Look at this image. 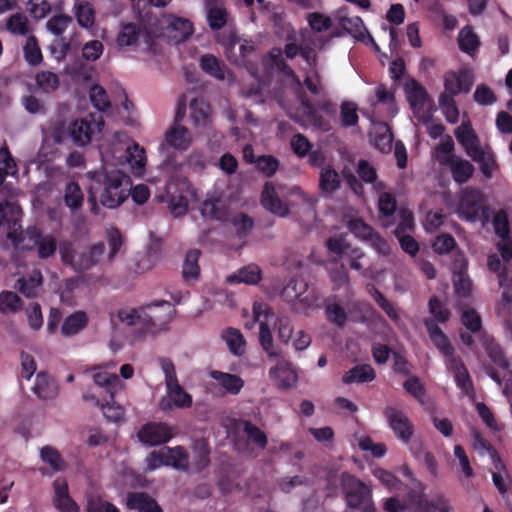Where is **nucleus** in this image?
<instances>
[{"label":"nucleus","instance_id":"obj_38","mask_svg":"<svg viewBox=\"0 0 512 512\" xmlns=\"http://www.w3.org/2000/svg\"><path fill=\"white\" fill-rule=\"evenodd\" d=\"M256 56V48L252 41L240 40L238 50L236 49V60H229L230 63L244 66L251 69L254 66V58Z\"/></svg>","mask_w":512,"mask_h":512},{"label":"nucleus","instance_id":"obj_5","mask_svg":"<svg viewBox=\"0 0 512 512\" xmlns=\"http://www.w3.org/2000/svg\"><path fill=\"white\" fill-rule=\"evenodd\" d=\"M370 104V113L362 110V114L367 115L374 125L391 128L389 121L398 113L395 90L389 89L385 84H379L375 88L374 98L370 99Z\"/></svg>","mask_w":512,"mask_h":512},{"label":"nucleus","instance_id":"obj_54","mask_svg":"<svg viewBox=\"0 0 512 512\" xmlns=\"http://www.w3.org/2000/svg\"><path fill=\"white\" fill-rule=\"evenodd\" d=\"M429 313L433 315L436 322L446 323L451 317V312L447 308L446 304L441 301L437 296H432L428 302Z\"/></svg>","mask_w":512,"mask_h":512},{"label":"nucleus","instance_id":"obj_22","mask_svg":"<svg viewBox=\"0 0 512 512\" xmlns=\"http://www.w3.org/2000/svg\"><path fill=\"white\" fill-rule=\"evenodd\" d=\"M123 157L134 175H142L147 162L146 152L143 147L138 143L132 142V144H128L124 148Z\"/></svg>","mask_w":512,"mask_h":512},{"label":"nucleus","instance_id":"obj_47","mask_svg":"<svg viewBox=\"0 0 512 512\" xmlns=\"http://www.w3.org/2000/svg\"><path fill=\"white\" fill-rule=\"evenodd\" d=\"M142 34V28L135 23H128L122 26L117 36V44L120 47L136 45Z\"/></svg>","mask_w":512,"mask_h":512},{"label":"nucleus","instance_id":"obj_51","mask_svg":"<svg viewBox=\"0 0 512 512\" xmlns=\"http://www.w3.org/2000/svg\"><path fill=\"white\" fill-rule=\"evenodd\" d=\"M24 58L30 66H37L43 61L42 51L38 45L37 38L29 36L23 47Z\"/></svg>","mask_w":512,"mask_h":512},{"label":"nucleus","instance_id":"obj_10","mask_svg":"<svg viewBox=\"0 0 512 512\" xmlns=\"http://www.w3.org/2000/svg\"><path fill=\"white\" fill-rule=\"evenodd\" d=\"M325 246L328 252L335 255V260H338L346 255L349 259L350 268L356 271H361L363 265L361 259L365 257V253L359 247H352L346 240V234H339L337 236L329 237L325 241Z\"/></svg>","mask_w":512,"mask_h":512},{"label":"nucleus","instance_id":"obj_53","mask_svg":"<svg viewBox=\"0 0 512 512\" xmlns=\"http://www.w3.org/2000/svg\"><path fill=\"white\" fill-rule=\"evenodd\" d=\"M37 86L45 93H52L60 86L59 76L51 71H40L35 76Z\"/></svg>","mask_w":512,"mask_h":512},{"label":"nucleus","instance_id":"obj_42","mask_svg":"<svg viewBox=\"0 0 512 512\" xmlns=\"http://www.w3.org/2000/svg\"><path fill=\"white\" fill-rule=\"evenodd\" d=\"M227 280L231 284H257L261 280V270L257 265L251 264L239 269L236 273L230 275Z\"/></svg>","mask_w":512,"mask_h":512},{"label":"nucleus","instance_id":"obj_11","mask_svg":"<svg viewBox=\"0 0 512 512\" xmlns=\"http://www.w3.org/2000/svg\"><path fill=\"white\" fill-rule=\"evenodd\" d=\"M24 241L17 248L23 250L37 249V256L40 259H47L53 256L57 250V240L51 234H42L36 227H30L23 235Z\"/></svg>","mask_w":512,"mask_h":512},{"label":"nucleus","instance_id":"obj_64","mask_svg":"<svg viewBox=\"0 0 512 512\" xmlns=\"http://www.w3.org/2000/svg\"><path fill=\"white\" fill-rule=\"evenodd\" d=\"M218 43L224 48V53L228 60H236V47L240 43V37L230 31L228 33H223L219 39Z\"/></svg>","mask_w":512,"mask_h":512},{"label":"nucleus","instance_id":"obj_2","mask_svg":"<svg viewBox=\"0 0 512 512\" xmlns=\"http://www.w3.org/2000/svg\"><path fill=\"white\" fill-rule=\"evenodd\" d=\"M383 507L387 512H452L444 496L438 495L428 500L422 491L416 489L409 490L403 501L398 497L386 498Z\"/></svg>","mask_w":512,"mask_h":512},{"label":"nucleus","instance_id":"obj_13","mask_svg":"<svg viewBox=\"0 0 512 512\" xmlns=\"http://www.w3.org/2000/svg\"><path fill=\"white\" fill-rule=\"evenodd\" d=\"M174 435V429L165 422H148L137 432L139 441L147 446L165 444L169 442Z\"/></svg>","mask_w":512,"mask_h":512},{"label":"nucleus","instance_id":"obj_1","mask_svg":"<svg viewBox=\"0 0 512 512\" xmlns=\"http://www.w3.org/2000/svg\"><path fill=\"white\" fill-rule=\"evenodd\" d=\"M92 184L89 189L88 202L91 212L98 214L97 195L100 203L109 209L119 207L128 197L131 179L120 170H100L89 172Z\"/></svg>","mask_w":512,"mask_h":512},{"label":"nucleus","instance_id":"obj_18","mask_svg":"<svg viewBox=\"0 0 512 512\" xmlns=\"http://www.w3.org/2000/svg\"><path fill=\"white\" fill-rule=\"evenodd\" d=\"M262 206L271 213L285 217L289 214L288 205L279 198L276 188L271 183H266L261 193Z\"/></svg>","mask_w":512,"mask_h":512},{"label":"nucleus","instance_id":"obj_62","mask_svg":"<svg viewBox=\"0 0 512 512\" xmlns=\"http://www.w3.org/2000/svg\"><path fill=\"white\" fill-rule=\"evenodd\" d=\"M461 323L472 334H477L482 330V319L480 314L473 308L464 310L461 313Z\"/></svg>","mask_w":512,"mask_h":512},{"label":"nucleus","instance_id":"obj_20","mask_svg":"<svg viewBox=\"0 0 512 512\" xmlns=\"http://www.w3.org/2000/svg\"><path fill=\"white\" fill-rule=\"evenodd\" d=\"M126 505L137 512H163L157 501L145 492H129Z\"/></svg>","mask_w":512,"mask_h":512},{"label":"nucleus","instance_id":"obj_15","mask_svg":"<svg viewBox=\"0 0 512 512\" xmlns=\"http://www.w3.org/2000/svg\"><path fill=\"white\" fill-rule=\"evenodd\" d=\"M473 86V76L466 69L459 71H448L444 74V88L443 93L452 95V97L460 93H468Z\"/></svg>","mask_w":512,"mask_h":512},{"label":"nucleus","instance_id":"obj_44","mask_svg":"<svg viewBox=\"0 0 512 512\" xmlns=\"http://www.w3.org/2000/svg\"><path fill=\"white\" fill-rule=\"evenodd\" d=\"M200 68L208 75L218 79H225V66L213 54H204L199 60Z\"/></svg>","mask_w":512,"mask_h":512},{"label":"nucleus","instance_id":"obj_32","mask_svg":"<svg viewBox=\"0 0 512 512\" xmlns=\"http://www.w3.org/2000/svg\"><path fill=\"white\" fill-rule=\"evenodd\" d=\"M210 377L216 380L219 385L226 390V392L232 395H237L244 387L243 379L236 374L212 370L210 372Z\"/></svg>","mask_w":512,"mask_h":512},{"label":"nucleus","instance_id":"obj_58","mask_svg":"<svg viewBox=\"0 0 512 512\" xmlns=\"http://www.w3.org/2000/svg\"><path fill=\"white\" fill-rule=\"evenodd\" d=\"M89 97L93 106L99 111H107L111 107L109 97L105 89L99 85H92L89 91Z\"/></svg>","mask_w":512,"mask_h":512},{"label":"nucleus","instance_id":"obj_12","mask_svg":"<svg viewBox=\"0 0 512 512\" xmlns=\"http://www.w3.org/2000/svg\"><path fill=\"white\" fill-rule=\"evenodd\" d=\"M383 415L395 436L401 442L408 444L414 434V425L408 416L403 411L393 406L385 407Z\"/></svg>","mask_w":512,"mask_h":512},{"label":"nucleus","instance_id":"obj_21","mask_svg":"<svg viewBox=\"0 0 512 512\" xmlns=\"http://www.w3.org/2000/svg\"><path fill=\"white\" fill-rule=\"evenodd\" d=\"M54 505L61 512H77L76 502L69 496L68 484L65 479H56L53 482Z\"/></svg>","mask_w":512,"mask_h":512},{"label":"nucleus","instance_id":"obj_7","mask_svg":"<svg viewBox=\"0 0 512 512\" xmlns=\"http://www.w3.org/2000/svg\"><path fill=\"white\" fill-rule=\"evenodd\" d=\"M404 92L414 117L424 125L432 118L433 102L426 89L413 77H408L404 83Z\"/></svg>","mask_w":512,"mask_h":512},{"label":"nucleus","instance_id":"obj_16","mask_svg":"<svg viewBox=\"0 0 512 512\" xmlns=\"http://www.w3.org/2000/svg\"><path fill=\"white\" fill-rule=\"evenodd\" d=\"M51 137L59 145L82 147L91 143L95 134L103 130H52Z\"/></svg>","mask_w":512,"mask_h":512},{"label":"nucleus","instance_id":"obj_60","mask_svg":"<svg viewBox=\"0 0 512 512\" xmlns=\"http://www.w3.org/2000/svg\"><path fill=\"white\" fill-rule=\"evenodd\" d=\"M73 22L67 14L53 15L46 23L47 30L55 36H61Z\"/></svg>","mask_w":512,"mask_h":512},{"label":"nucleus","instance_id":"obj_49","mask_svg":"<svg viewBox=\"0 0 512 512\" xmlns=\"http://www.w3.org/2000/svg\"><path fill=\"white\" fill-rule=\"evenodd\" d=\"M439 107L442 114L450 124H456L459 120V109L456 105L454 97L447 93H441L439 95Z\"/></svg>","mask_w":512,"mask_h":512},{"label":"nucleus","instance_id":"obj_59","mask_svg":"<svg viewBox=\"0 0 512 512\" xmlns=\"http://www.w3.org/2000/svg\"><path fill=\"white\" fill-rule=\"evenodd\" d=\"M267 64L273 68H276L280 73L288 76H292L294 71L286 63L283 58V52L280 48H273L267 55Z\"/></svg>","mask_w":512,"mask_h":512},{"label":"nucleus","instance_id":"obj_50","mask_svg":"<svg viewBox=\"0 0 512 512\" xmlns=\"http://www.w3.org/2000/svg\"><path fill=\"white\" fill-rule=\"evenodd\" d=\"M459 49L467 54H472L480 45L478 36L469 26L464 27L458 36Z\"/></svg>","mask_w":512,"mask_h":512},{"label":"nucleus","instance_id":"obj_46","mask_svg":"<svg viewBox=\"0 0 512 512\" xmlns=\"http://www.w3.org/2000/svg\"><path fill=\"white\" fill-rule=\"evenodd\" d=\"M222 337L232 354L241 356L245 352L246 341L240 330L229 327L223 331Z\"/></svg>","mask_w":512,"mask_h":512},{"label":"nucleus","instance_id":"obj_41","mask_svg":"<svg viewBox=\"0 0 512 512\" xmlns=\"http://www.w3.org/2000/svg\"><path fill=\"white\" fill-rule=\"evenodd\" d=\"M166 466L181 471H187L189 467V455L183 446H176L173 448L166 447Z\"/></svg>","mask_w":512,"mask_h":512},{"label":"nucleus","instance_id":"obj_30","mask_svg":"<svg viewBox=\"0 0 512 512\" xmlns=\"http://www.w3.org/2000/svg\"><path fill=\"white\" fill-rule=\"evenodd\" d=\"M201 214L206 219L226 221L229 215V208L221 199H207L202 203Z\"/></svg>","mask_w":512,"mask_h":512},{"label":"nucleus","instance_id":"obj_36","mask_svg":"<svg viewBox=\"0 0 512 512\" xmlns=\"http://www.w3.org/2000/svg\"><path fill=\"white\" fill-rule=\"evenodd\" d=\"M341 180L338 172L330 165L320 171L319 188L325 195H331L340 188Z\"/></svg>","mask_w":512,"mask_h":512},{"label":"nucleus","instance_id":"obj_52","mask_svg":"<svg viewBox=\"0 0 512 512\" xmlns=\"http://www.w3.org/2000/svg\"><path fill=\"white\" fill-rule=\"evenodd\" d=\"M378 209L382 221H384V218L392 217L397 209V201L395 196L389 192L381 193L378 200ZM383 225L388 227L389 223L383 222Z\"/></svg>","mask_w":512,"mask_h":512},{"label":"nucleus","instance_id":"obj_31","mask_svg":"<svg viewBox=\"0 0 512 512\" xmlns=\"http://www.w3.org/2000/svg\"><path fill=\"white\" fill-rule=\"evenodd\" d=\"M376 373L374 368L369 364H359L346 372L342 381L344 384L352 383H368L375 379Z\"/></svg>","mask_w":512,"mask_h":512},{"label":"nucleus","instance_id":"obj_63","mask_svg":"<svg viewBox=\"0 0 512 512\" xmlns=\"http://www.w3.org/2000/svg\"><path fill=\"white\" fill-rule=\"evenodd\" d=\"M243 432L247 435L248 440L259 448L264 449L267 446L268 440L266 434L252 422H243Z\"/></svg>","mask_w":512,"mask_h":512},{"label":"nucleus","instance_id":"obj_17","mask_svg":"<svg viewBox=\"0 0 512 512\" xmlns=\"http://www.w3.org/2000/svg\"><path fill=\"white\" fill-rule=\"evenodd\" d=\"M277 363L269 369V377L280 389H289L297 382V373L292 363L283 358H277Z\"/></svg>","mask_w":512,"mask_h":512},{"label":"nucleus","instance_id":"obj_43","mask_svg":"<svg viewBox=\"0 0 512 512\" xmlns=\"http://www.w3.org/2000/svg\"><path fill=\"white\" fill-rule=\"evenodd\" d=\"M169 400L177 408H190L193 404L192 396L187 393L178 381L166 385Z\"/></svg>","mask_w":512,"mask_h":512},{"label":"nucleus","instance_id":"obj_57","mask_svg":"<svg viewBox=\"0 0 512 512\" xmlns=\"http://www.w3.org/2000/svg\"><path fill=\"white\" fill-rule=\"evenodd\" d=\"M75 16L78 24L83 28H90L94 25L95 11L87 2L75 6Z\"/></svg>","mask_w":512,"mask_h":512},{"label":"nucleus","instance_id":"obj_8","mask_svg":"<svg viewBox=\"0 0 512 512\" xmlns=\"http://www.w3.org/2000/svg\"><path fill=\"white\" fill-rule=\"evenodd\" d=\"M191 185L186 177L171 176L166 183V201L176 217L184 215L188 209V197L191 193Z\"/></svg>","mask_w":512,"mask_h":512},{"label":"nucleus","instance_id":"obj_14","mask_svg":"<svg viewBox=\"0 0 512 512\" xmlns=\"http://www.w3.org/2000/svg\"><path fill=\"white\" fill-rule=\"evenodd\" d=\"M7 225V238L18 247L24 241L22 227L15 207L9 202L0 203V227Z\"/></svg>","mask_w":512,"mask_h":512},{"label":"nucleus","instance_id":"obj_40","mask_svg":"<svg viewBox=\"0 0 512 512\" xmlns=\"http://www.w3.org/2000/svg\"><path fill=\"white\" fill-rule=\"evenodd\" d=\"M259 342L269 359L280 358L282 356V350L274 345L271 330L266 322L260 323Z\"/></svg>","mask_w":512,"mask_h":512},{"label":"nucleus","instance_id":"obj_56","mask_svg":"<svg viewBox=\"0 0 512 512\" xmlns=\"http://www.w3.org/2000/svg\"><path fill=\"white\" fill-rule=\"evenodd\" d=\"M325 315L329 322L338 327H344L347 322V313L338 303H330L327 299L325 304Z\"/></svg>","mask_w":512,"mask_h":512},{"label":"nucleus","instance_id":"obj_61","mask_svg":"<svg viewBox=\"0 0 512 512\" xmlns=\"http://www.w3.org/2000/svg\"><path fill=\"white\" fill-rule=\"evenodd\" d=\"M207 20L212 30H220L227 23V11L224 7L210 6L207 8Z\"/></svg>","mask_w":512,"mask_h":512},{"label":"nucleus","instance_id":"obj_19","mask_svg":"<svg viewBox=\"0 0 512 512\" xmlns=\"http://www.w3.org/2000/svg\"><path fill=\"white\" fill-rule=\"evenodd\" d=\"M105 250L106 246L102 241L91 245L86 252L77 256L75 270L78 272H84L98 265L104 257Z\"/></svg>","mask_w":512,"mask_h":512},{"label":"nucleus","instance_id":"obj_23","mask_svg":"<svg viewBox=\"0 0 512 512\" xmlns=\"http://www.w3.org/2000/svg\"><path fill=\"white\" fill-rule=\"evenodd\" d=\"M347 11V7H342L338 11V22L340 27L348 34L353 36L357 40H364L366 33H368L364 22L359 16H346L342 15Z\"/></svg>","mask_w":512,"mask_h":512},{"label":"nucleus","instance_id":"obj_45","mask_svg":"<svg viewBox=\"0 0 512 512\" xmlns=\"http://www.w3.org/2000/svg\"><path fill=\"white\" fill-rule=\"evenodd\" d=\"M191 141L190 130H167L162 146L167 145L176 150H186L190 146Z\"/></svg>","mask_w":512,"mask_h":512},{"label":"nucleus","instance_id":"obj_33","mask_svg":"<svg viewBox=\"0 0 512 512\" xmlns=\"http://www.w3.org/2000/svg\"><path fill=\"white\" fill-rule=\"evenodd\" d=\"M308 290V283L301 277H293L284 286L282 296L289 302L299 300L300 302H308V296H302Z\"/></svg>","mask_w":512,"mask_h":512},{"label":"nucleus","instance_id":"obj_6","mask_svg":"<svg viewBox=\"0 0 512 512\" xmlns=\"http://www.w3.org/2000/svg\"><path fill=\"white\" fill-rule=\"evenodd\" d=\"M483 193L474 188H466L461 193L458 205V214L461 219L469 222L481 221L486 224L490 221L491 210L485 204Z\"/></svg>","mask_w":512,"mask_h":512},{"label":"nucleus","instance_id":"obj_55","mask_svg":"<svg viewBox=\"0 0 512 512\" xmlns=\"http://www.w3.org/2000/svg\"><path fill=\"white\" fill-rule=\"evenodd\" d=\"M6 29L13 35L26 36L29 33L27 17L22 13L11 15L6 21Z\"/></svg>","mask_w":512,"mask_h":512},{"label":"nucleus","instance_id":"obj_39","mask_svg":"<svg viewBox=\"0 0 512 512\" xmlns=\"http://www.w3.org/2000/svg\"><path fill=\"white\" fill-rule=\"evenodd\" d=\"M200 255L201 252L198 249H191L186 253L182 267V276L185 281H195L199 278L200 267L198 261Z\"/></svg>","mask_w":512,"mask_h":512},{"label":"nucleus","instance_id":"obj_27","mask_svg":"<svg viewBox=\"0 0 512 512\" xmlns=\"http://www.w3.org/2000/svg\"><path fill=\"white\" fill-rule=\"evenodd\" d=\"M42 283V273L40 270L35 269L31 274L19 278L14 287L24 296L34 298L38 295Z\"/></svg>","mask_w":512,"mask_h":512},{"label":"nucleus","instance_id":"obj_4","mask_svg":"<svg viewBox=\"0 0 512 512\" xmlns=\"http://www.w3.org/2000/svg\"><path fill=\"white\" fill-rule=\"evenodd\" d=\"M339 481L348 507L361 512H376L372 490L367 484L348 472H342Z\"/></svg>","mask_w":512,"mask_h":512},{"label":"nucleus","instance_id":"obj_26","mask_svg":"<svg viewBox=\"0 0 512 512\" xmlns=\"http://www.w3.org/2000/svg\"><path fill=\"white\" fill-rule=\"evenodd\" d=\"M168 37L175 43L187 40L193 33L192 23L182 17H171L167 25Z\"/></svg>","mask_w":512,"mask_h":512},{"label":"nucleus","instance_id":"obj_37","mask_svg":"<svg viewBox=\"0 0 512 512\" xmlns=\"http://www.w3.org/2000/svg\"><path fill=\"white\" fill-rule=\"evenodd\" d=\"M88 317L84 311H76L69 315L63 322L61 333L64 336H73L86 328Z\"/></svg>","mask_w":512,"mask_h":512},{"label":"nucleus","instance_id":"obj_9","mask_svg":"<svg viewBox=\"0 0 512 512\" xmlns=\"http://www.w3.org/2000/svg\"><path fill=\"white\" fill-rule=\"evenodd\" d=\"M347 228L357 239L369 243L377 253L385 256L390 253L391 249L388 241L362 218L350 219L347 222Z\"/></svg>","mask_w":512,"mask_h":512},{"label":"nucleus","instance_id":"obj_34","mask_svg":"<svg viewBox=\"0 0 512 512\" xmlns=\"http://www.w3.org/2000/svg\"><path fill=\"white\" fill-rule=\"evenodd\" d=\"M39 456L41 461L47 464L54 473L65 471L68 468V464L61 453L51 445L43 446L40 449Z\"/></svg>","mask_w":512,"mask_h":512},{"label":"nucleus","instance_id":"obj_25","mask_svg":"<svg viewBox=\"0 0 512 512\" xmlns=\"http://www.w3.org/2000/svg\"><path fill=\"white\" fill-rule=\"evenodd\" d=\"M190 121L198 128H205L211 122V106L203 98L190 101Z\"/></svg>","mask_w":512,"mask_h":512},{"label":"nucleus","instance_id":"obj_48","mask_svg":"<svg viewBox=\"0 0 512 512\" xmlns=\"http://www.w3.org/2000/svg\"><path fill=\"white\" fill-rule=\"evenodd\" d=\"M84 201V195L77 182H69L65 187L64 203L71 211L79 210Z\"/></svg>","mask_w":512,"mask_h":512},{"label":"nucleus","instance_id":"obj_29","mask_svg":"<svg viewBox=\"0 0 512 512\" xmlns=\"http://www.w3.org/2000/svg\"><path fill=\"white\" fill-rule=\"evenodd\" d=\"M33 392L43 400L54 399L58 395V385L56 381L45 372H39L36 375Z\"/></svg>","mask_w":512,"mask_h":512},{"label":"nucleus","instance_id":"obj_28","mask_svg":"<svg viewBox=\"0 0 512 512\" xmlns=\"http://www.w3.org/2000/svg\"><path fill=\"white\" fill-rule=\"evenodd\" d=\"M453 180L458 184H464L472 177L474 166L467 160L460 159L455 155L447 158Z\"/></svg>","mask_w":512,"mask_h":512},{"label":"nucleus","instance_id":"obj_24","mask_svg":"<svg viewBox=\"0 0 512 512\" xmlns=\"http://www.w3.org/2000/svg\"><path fill=\"white\" fill-rule=\"evenodd\" d=\"M424 325L432 343L438 348L442 355H450L454 352L449 338L432 318L424 319Z\"/></svg>","mask_w":512,"mask_h":512},{"label":"nucleus","instance_id":"obj_3","mask_svg":"<svg viewBox=\"0 0 512 512\" xmlns=\"http://www.w3.org/2000/svg\"><path fill=\"white\" fill-rule=\"evenodd\" d=\"M168 306L171 307V304L166 300L161 301H155L148 305L142 306L140 308H133V309H120L117 313L118 319L125 323L128 326H135V325H141L140 328V334H156L159 331H167L168 330V323L173 320L176 314V309L172 308L170 309L169 313L167 314V319L162 324L161 327H158L157 324L154 321V317L151 315V310L154 307L158 306Z\"/></svg>","mask_w":512,"mask_h":512},{"label":"nucleus","instance_id":"obj_35","mask_svg":"<svg viewBox=\"0 0 512 512\" xmlns=\"http://www.w3.org/2000/svg\"><path fill=\"white\" fill-rule=\"evenodd\" d=\"M459 143L464 147L466 153L471 158L482 155L480 141L475 130H454Z\"/></svg>","mask_w":512,"mask_h":512}]
</instances>
